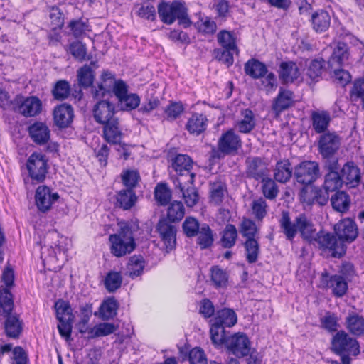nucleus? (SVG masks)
Masks as SVG:
<instances>
[{
	"mask_svg": "<svg viewBox=\"0 0 364 364\" xmlns=\"http://www.w3.org/2000/svg\"><path fill=\"white\" fill-rule=\"evenodd\" d=\"M119 230L109 237L110 251L117 257L131 253L136 247L134 234L139 231L137 220L120 221L118 223Z\"/></svg>",
	"mask_w": 364,
	"mask_h": 364,
	"instance_id": "nucleus-1",
	"label": "nucleus"
},
{
	"mask_svg": "<svg viewBox=\"0 0 364 364\" xmlns=\"http://www.w3.org/2000/svg\"><path fill=\"white\" fill-rule=\"evenodd\" d=\"M158 14L161 21L168 25H171L176 19L185 28L191 24L185 4L180 1L160 3L158 5Z\"/></svg>",
	"mask_w": 364,
	"mask_h": 364,
	"instance_id": "nucleus-2",
	"label": "nucleus"
},
{
	"mask_svg": "<svg viewBox=\"0 0 364 364\" xmlns=\"http://www.w3.org/2000/svg\"><path fill=\"white\" fill-rule=\"evenodd\" d=\"M314 240L321 250L328 252L333 257L341 258L346 253V246L336 235L320 231L316 235Z\"/></svg>",
	"mask_w": 364,
	"mask_h": 364,
	"instance_id": "nucleus-3",
	"label": "nucleus"
},
{
	"mask_svg": "<svg viewBox=\"0 0 364 364\" xmlns=\"http://www.w3.org/2000/svg\"><path fill=\"white\" fill-rule=\"evenodd\" d=\"M331 350L337 355L347 353L356 356L360 354V345L355 338L341 330L331 339Z\"/></svg>",
	"mask_w": 364,
	"mask_h": 364,
	"instance_id": "nucleus-4",
	"label": "nucleus"
},
{
	"mask_svg": "<svg viewBox=\"0 0 364 364\" xmlns=\"http://www.w3.org/2000/svg\"><path fill=\"white\" fill-rule=\"evenodd\" d=\"M269 164L261 157H248L245 161V177L255 181H261L269 176Z\"/></svg>",
	"mask_w": 364,
	"mask_h": 364,
	"instance_id": "nucleus-5",
	"label": "nucleus"
},
{
	"mask_svg": "<svg viewBox=\"0 0 364 364\" xmlns=\"http://www.w3.org/2000/svg\"><path fill=\"white\" fill-rule=\"evenodd\" d=\"M26 166L32 180L42 182L48 173V159L41 153H33L27 160Z\"/></svg>",
	"mask_w": 364,
	"mask_h": 364,
	"instance_id": "nucleus-6",
	"label": "nucleus"
},
{
	"mask_svg": "<svg viewBox=\"0 0 364 364\" xmlns=\"http://www.w3.org/2000/svg\"><path fill=\"white\" fill-rule=\"evenodd\" d=\"M320 176L318 164L312 161L301 162L294 168V176L299 183L310 185Z\"/></svg>",
	"mask_w": 364,
	"mask_h": 364,
	"instance_id": "nucleus-7",
	"label": "nucleus"
},
{
	"mask_svg": "<svg viewBox=\"0 0 364 364\" xmlns=\"http://www.w3.org/2000/svg\"><path fill=\"white\" fill-rule=\"evenodd\" d=\"M226 348L238 358L248 355L251 350L250 342L243 333H236L228 338Z\"/></svg>",
	"mask_w": 364,
	"mask_h": 364,
	"instance_id": "nucleus-8",
	"label": "nucleus"
},
{
	"mask_svg": "<svg viewBox=\"0 0 364 364\" xmlns=\"http://www.w3.org/2000/svg\"><path fill=\"white\" fill-rule=\"evenodd\" d=\"M156 232L165 245L167 252L175 247L177 228L166 218L159 220L156 225Z\"/></svg>",
	"mask_w": 364,
	"mask_h": 364,
	"instance_id": "nucleus-9",
	"label": "nucleus"
},
{
	"mask_svg": "<svg viewBox=\"0 0 364 364\" xmlns=\"http://www.w3.org/2000/svg\"><path fill=\"white\" fill-rule=\"evenodd\" d=\"M116 112L115 105L107 100H100L92 109L93 117L100 124L117 118Z\"/></svg>",
	"mask_w": 364,
	"mask_h": 364,
	"instance_id": "nucleus-10",
	"label": "nucleus"
},
{
	"mask_svg": "<svg viewBox=\"0 0 364 364\" xmlns=\"http://www.w3.org/2000/svg\"><path fill=\"white\" fill-rule=\"evenodd\" d=\"M334 231L343 243L353 242L358 235V226L355 222L350 218H344L336 224Z\"/></svg>",
	"mask_w": 364,
	"mask_h": 364,
	"instance_id": "nucleus-11",
	"label": "nucleus"
},
{
	"mask_svg": "<svg viewBox=\"0 0 364 364\" xmlns=\"http://www.w3.org/2000/svg\"><path fill=\"white\" fill-rule=\"evenodd\" d=\"M321 284L323 287L331 289L336 297L343 296L348 290V283L341 275H330L326 271L321 274Z\"/></svg>",
	"mask_w": 364,
	"mask_h": 364,
	"instance_id": "nucleus-12",
	"label": "nucleus"
},
{
	"mask_svg": "<svg viewBox=\"0 0 364 364\" xmlns=\"http://www.w3.org/2000/svg\"><path fill=\"white\" fill-rule=\"evenodd\" d=\"M193 161L186 154H178L172 159V168L178 173L177 178H183L191 183L194 182L195 173L191 171Z\"/></svg>",
	"mask_w": 364,
	"mask_h": 364,
	"instance_id": "nucleus-13",
	"label": "nucleus"
},
{
	"mask_svg": "<svg viewBox=\"0 0 364 364\" xmlns=\"http://www.w3.org/2000/svg\"><path fill=\"white\" fill-rule=\"evenodd\" d=\"M340 145V137L334 132L323 134L318 143L319 153L325 159L333 156L338 150Z\"/></svg>",
	"mask_w": 364,
	"mask_h": 364,
	"instance_id": "nucleus-14",
	"label": "nucleus"
},
{
	"mask_svg": "<svg viewBox=\"0 0 364 364\" xmlns=\"http://www.w3.org/2000/svg\"><path fill=\"white\" fill-rule=\"evenodd\" d=\"M176 188H178L187 206L193 207L199 200L198 191L191 183L183 178H176L173 180Z\"/></svg>",
	"mask_w": 364,
	"mask_h": 364,
	"instance_id": "nucleus-15",
	"label": "nucleus"
},
{
	"mask_svg": "<svg viewBox=\"0 0 364 364\" xmlns=\"http://www.w3.org/2000/svg\"><path fill=\"white\" fill-rule=\"evenodd\" d=\"M58 198V194L53 193L50 188L46 186H40L36 191V204L41 212L48 211Z\"/></svg>",
	"mask_w": 364,
	"mask_h": 364,
	"instance_id": "nucleus-16",
	"label": "nucleus"
},
{
	"mask_svg": "<svg viewBox=\"0 0 364 364\" xmlns=\"http://www.w3.org/2000/svg\"><path fill=\"white\" fill-rule=\"evenodd\" d=\"M55 124L59 128H67L71 125L74 119V109L67 103L56 106L53 112Z\"/></svg>",
	"mask_w": 364,
	"mask_h": 364,
	"instance_id": "nucleus-17",
	"label": "nucleus"
},
{
	"mask_svg": "<svg viewBox=\"0 0 364 364\" xmlns=\"http://www.w3.org/2000/svg\"><path fill=\"white\" fill-rule=\"evenodd\" d=\"M241 146V139L232 130L223 134L218 140V150L225 154L235 153Z\"/></svg>",
	"mask_w": 364,
	"mask_h": 364,
	"instance_id": "nucleus-18",
	"label": "nucleus"
},
{
	"mask_svg": "<svg viewBox=\"0 0 364 364\" xmlns=\"http://www.w3.org/2000/svg\"><path fill=\"white\" fill-rule=\"evenodd\" d=\"M102 136L105 141L112 144H119L122 139V132L120 128L118 117L102 124Z\"/></svg>",
	"mask_w": 364,
	"mask_h": 364,
	"instance_id": "nucleus-19",
	"label": "nucleus"
},
{
	"mask_svg": "<svg viewBox=\"0 0 364 364\" xmlns=\"http://www.w3.org/2000/svg\"><path fill=\"white\" fill-rule=\"evenodd\" d=\"M32 140L38 145H44L50 140V131L43 122H36L28 127Z\"/></svg>",
	"mask_w": 364,
	"mask_h": 364,
	"instance_id": "nucleus-20",
	"label": "nucleus"
},
{
	"mask_svg": "<svg viewBox=\"0 0 364 364\" xmlns=\"http://www.w3.org/2000/svg\"><path fill=\"white\" fill-rule=\"evenodd\" d=\"M42 111V102L36 97L25 98L18 107V112L26 117H32L38 115Z\"/></svg>",
	"mask_w": 364,
	"mask_h": 364,
	"instance_id": "nucleus-21",
	"label": "nucleus"
},
{
	"mask_svg": "<svg viewBox=\"0 0 364 364\" xmlns=\"http://www.w3.org/2000/svg\"><path fill=\"white\" fill-rule=\"evenodd\" d=\"M300 76L301 73L295 62L285 61L280 63L279 77L284 83H292Z\"/></svg>",
	"mask_w": 364,
	"mask_h": 364,
	"instance_id": "nucleus-22",
	"label": "nucleus"
},
{
	"mask_svg": "<svg viewBox=\"0 0 364 364\" xmlns=\"http://www.w3.org/2000/svg\"><path fill=\"white\" fill-rule=\"evenodd\" d=\"M343 183L349 188L358 186L360 181V169L353 162L346 163L341 169Z\"/></svg>",
	"mask_w": 364,
	"mask_h": 364,
	"instance_id": "nucleus-23",
	"label": "nucleus"
},
{
	"mask_svg": "<svg viewBox=\"0 0 364 364\" xmlns=\"http://www.w3.org/2000/svg\"><path fill=\"white\" fill-rule=\"evenodd\" d=\"M311 119L315 132L324 134L330 125L331 117L330 112L326 110H316L311 112Z\"/></svg>",
	"mask_w": 364,
	"mask_h": 364,
	"instance_id": "nucleus-24",
	"label": "nucleus"
},
{
	"mask_svg": "<svg viewBox=\"0 0 364 364\" xmlns=\"http://www.w3.org/2000/svg\"><path fill=\"white\" fill-rule=\"evenodd\" d=\"M208 119L203 114L195 113L188 119L186 129L189 134L198 136L207 128Z\"/></svg>",
	"mask_w": 364,
	"mask_h": 364,
	"instance_id": "nucleus-25",
	"label": "nucleus"
},
{
	"mask_svg": "<svg viewBox=\"0 0 364 364\" xmlns=\"http://www.w3.org/2000/svg\"><path fill=\"white\" fill-rule=\"evenodd\" d=\"M311 21L313 29L316 32L323 33L330 27L331 16L326 11L321 9L312 14Z\"/></svg>",
	"mask_w": 364,
	"mask_h": 364,
	"instance_id": "nucleus-26",
	"label": "nucleus"
},
{
	"mask_svg": "<svg viewBox=\"0 0 364 364\" xmlns=\"http://www.w3.org/2000/svg\"><path fill=\"white\" fill-rule=\"evenodd\" d=\"M306 76L310 80V82H318L321 77L325 65V61L322 58L306 60L305 62Z\"/></svg>",
	"mask_w": 364,
	"mask_h": 364,
	"instance_id": "nucleus-27",
	"label": "nucleus"
},
{
	"mask_svg": "<svg viewBox=\"0 0 364 364\" xmlns=\"http://www.w3.org/2000/svg\"><path fill=\"white\" fill-rule=\"evenodd\" d=\"M237 316L235 311L230 308H224L217 311L213 322L223 327H232L237 323Z\"/></svg>",
	"mask_w": 364,
	"mask_h": 364,
	"instance_id": "nucleus-28",
	"label": "nucleus"
},
{
	"mask_svg": "<svg viewBox=\"0 0 364 364\" xmlns=\"http://www.w3.org/2000/svg\"><path fill=\"white\" fill-rule=\"evenodd\" d=\"M4 329L6 336L11 338H17L23 330V323L16 315H5Z\"/></svg>",
	"mask_w": 364,
	"mask_h": 364,
	"instance_id": "nucleus-29",
	"label": "nucleus"
},
{
	"mask_svg": "<svg viewBox=\"0 0 364 364\" xmlns=\"http://www.w3.org/2000/svg\"><path fill=\"white\" fill-rule=\"evenodd\" d=\"M244 70L246 75L254 79L262 78L267 73L265 64L255 58H251L245 63Z\"/></svg>",
	"mask_w": 364,
	"mask_h": 364,
	"instance_id": "nucleus-30",
	"label": "nucleus"
},
{
	"mask_svg": "<svg viewBox=\"0 0 364 364\" xmlns=\"http://www.w3.org/2000/svg\"><path fill=\"white\" fill-rule=\"evenodd\" d=\"M137 197L132 189L119 191L116 195V206L123 210L131 209L136 203Z\"/></svg>",
	"mask_w": 364,
	"mask_h": 364,
	"instance_id": "nucleus-31",
	"label": "nucleus"
},
{
	"mask_svg": "<svg viewBox=\"0 0 364 364\" xmlns=\"http://www.w3.org/2000/svg\"><path fill=\"white\" fill-rule=\"evenodd\" d=\"M279 225L287 240H292L298 232L299 225H297L296 218L292 222L289 213L287 211L282 212L279 220Z\"/></svg>",
	"mask_w": 364,
	"mask_h": 364,
	"instance_id": "nucleus-32",
	"label": "nucleus"
},
{
	"mask_svg": "<svg viewBox=\"0 0 364 364\" xmlns=\"http://www.w3.org/2000/svg\"><path fill=\"white\" fill-rule=\"evenodd\" d=\"M294 103V93L288 90L280 89L278 95L274 100L273 109L277 112H281Z\"/></svg>",
	"mask_w": 364,
	"mask_h": 364,
	"instance_id": "nucleus-33",
	"label": "nucleus"
},
{
	"mask_svg": "<svg viewBox=\"0 0 364 364\" xmlns=\"http://www.w3.org/2000/svg\"><path fill=\"white\" fill-rule=\"evenodd\" d=\"M292 176V168L289 160L278 161L274 169V179L282 183H287Z\"/></svg>",
	"mask_w": 364,
	"mask_h": 364,
	"instance_id": "nucleus-34",
	"label": "nucleus"
},
{
	"mask_svg": "<svg viewBox=\"0 0 364 364\" xmlns=\"http://www.w3.org/2000/svg\"><path fill=\"white\" fill-rule=\"evenodd\" d=\"M346 328L354 336H360L364 333V318L357 314H350L346 318Z\"/></svg>",
	"mask_w": 364,
	"mask_h": 364,
	"instance_id": "nucleus-35",
	"label": "nucleus"
},
{
	"mask_svg": "<svg viewBox=\"0 0 364 364\" xmlns=\"http://www.w3.org/2000/svg\"><path fill=\"white\" fill-rule=\"evenodd\" d=\"M196 237H197L196 243L201 250L209 248L213 244V232L207 223L201 224V228Z\"/></svg>",
	"mask_w": 364,
	"mask_h": 364,
	"instance_id": "nucleus-36",
	"label": "nucleus"
},
{
	"mask_svg": "<svg viewBox=\"0 0 364 364\" xmlns=\"http://www.w3.org/2000/svg\"><path fill=\"white\" fill-rule=\"evenodd\" d=\"M298 227V232H300L302 237L306 240H311L314 239L316 229L313 223L307 218V217L301 214L296 217Z\"/></svg>",
	"mask_w": 364,
	"mask_h": 364,
	"instance_id": "nucleus-37",
	"label": "nucleus"
},
{
	"mask_svg": "<svg viewBox=\"0 0 364 364\" xmlns=\"http://www.w3.org/2000/svg\"><path fill=\"white\" fill-rule=\"evenodd\" d=\"M237 237L238 234L236 227L232 224L226 225L221 232V245L225 248L232 247L236 243Z\"/></svg>",
	"mask_w": 364,
	"mask_h": 364,
	"instance_id": "nucleus-38",
	"label": "nucleus"
},
{
	"mask_svg": "<svg viewBox=\"0 0 364 364\" xmlns=\"http://www.w3.org/2000/svg\"><path fill=\"white\" fill-rule=\"evenodd\" d=\"M118 309L117 301L114 298H109L105 300L100 305L99 309L100 317L103 320L112 318L117 315Z\"/></svg>",
	"mask_w": 364,
	"mask_h": 364,
	"instance_id": "nucleus-39",
	"label": "nucleus"
},
{
	"mask_svg": "<svg viewBox=\"0 0 364 364\" xmlns=\"http://www.w3.org/2000/svg\"><path fill=\"white\" fill-rule=\"evenodd\" d=\"M333 208L340 213H344L349 208L350 199L344 191H337L331 198Z\"/></svg>",
	"mask_w": 364,
	"mask_h": 364,
	"instance_id": "nucleus-40",
	"label": "nucleus"
},
{
	"mask_svg": "<svg viewBox=\"0 0 364 364\" xmlns=\"http://www.w3.org/2000/svg\"><path fill=\"white\" fill-rule=\"evenodd\" d=\"M242 119L237 122V127L241 133H250L255 127V119L252 111L245 109L242 112Z\"/></svg>",
	"mask_w": 364,
	"mask_h": 364,
	"instance_id": "nucleus-41",
	"label": "nucleus"
},
{
	"mask_svg": "<svg viewBox=\"0 0 364 364\" xmlns=\"http://www.w3.org/2000/svg\"><path fill=\"white\" fill-rule=\"evenodd\" d=\"M217 40L223 48L235 50L236 54L239 53L236 38L232 32L226 30L220 31L217 35Z\"/></svg>",
	"mask_w": 364,
	"mask_h": 364,
	"instance_id": "nucleus-42",
	"label": "nucleus"
},
{
	"mask_svg": "<svg viewBox=\"0 0 364 364\" xmlns=\"http://www.w3.org/2000/svg\"><path fill=\"white\" fill-rule=\"evenodd\" d=\"M210 281L216 288L225 287L228 282V274L218 266L212 267L210 269Z\"/></svg>",
	"mask_w": 364,
	"mask_h": 364,
	"instance_id": "nucleus-43",
	"label": "nucleus"
},
{
	"mask_svg": "<svg viewBox=\"0 0 364 364\" xmlns=\"http://www.w3.org/2000/svg\"><path fill=\"white\" fill-rule=\"evenodd\" d=\"M77 80L80 87H91L95 80L94 71L90 65H85L77 70Z\"/></svg>",
	"mask_w": 364,
	"mask_h": 364,
	"instance_id": "nucleus-44",
	"label": "nucleus"
},
{
	"mask_svg": "<svg viewBox=\"0 0 364 364\" xmlns=\"http://www.w3.org/2000/svg\"><path fill=\"white\" fill-rule=\"evenodd\" d=\"M144 269V260L141 255L132 256L128 262V275L132 279L140 276Z\"/></svg>",
	"mask_w": 364,
	"mask_h": 364,
	"instance_id": "nucleus-45",
	"label": "nucleus"
},
{
	"mask_svg": "<svg viewBox=\"0 0 364 364\" xmlns=\"http://www.w3.org/2000/svg\"><path fill=\"white\" fill-rule=\"evenodd\" d=\"M117 328L113 323H101L95 326L93 328L88 331L90 338H96L101 336H106L113 333Z\"/></svg>",
	"mask_w": 364,
	"mask_h": 364,
	"instance_id": "nucleus-46",
	"label": "nucleus"
},
{
	"mask_svg": "<svg viewBox=\"0 0 364 364\" xmlns=\"http://www.w3.org/2000/svg\"><path fill=\"white\" fill-rule=\"evenodd\" d=\"M260 182L262 183V193L265 198L274 200L279 194V188L275 181L268 176L267 179H263Z\"/></svg>",
	"mask_w": 364,
	"mask_h": 364,
	"instance_id": "nucleus-47",
	"label": "nucleus"
},
{
	"mask_svg": "<svg viewBox=\"0 0 364 364\" xmlns=\"http://www.w3.org/2000/svg\"><path fill=\"white\" fill-rule=\"evenodd\" d=\"M154 198L161 205H167L171 199V191L166 183H158L154 189Z\"/></svg>",
	"mask_w": 364,
	"mask_h": 364,
	"instance_id": "nucleus-48",
	"label": "nucleus"
},
{
	"mask_svg": "<svg viewBox=\"0 0 364 364\" xmlns=\"http://www.w3.org/2000/svg\"><path fill=\"white\" fill-rule=\"evenodd\" d=\"M343 184L341 176L339 173H327L325 176L323 188L330 192L336 191L342 187Z\"/></svg>",
	"mask_w": 364,
	"mask_h": 364,
	"instance_id": "nucleus-49",
	"label": "nucleus"
},
{
	"mask_svg": "<svg viewBox=\"0 0 364 364\" xmlns=\"http://www.w3.org/2000/svg\"><path fill=\"white\" fill-rule=\"evenodd\" d=\"M210 333L213 344L217 346L225 344L226 346L227 340L229 336L226 334L225 327L213 322L210 327Z\"/></svg>",
	"mask_w": 364,
	"mask_h": 364,
	"instance_id": "nucleus-50",
	"label": "nucleus"
},
{
	"mask_svg": "<svg viewBox=\"0 0 364 364\" xmlns=\"http://www.w3.org/2000/svg\"><path fill=\"white\" fill-rule=\"evenodd\" d=\"M185 208L180 201H173L167 209V218L171 223L180 221L184 216Z\"/></svg>",
	"mask_w": 364,
	"mask_h": 364,
	"instance_id": "nucleus-51",
	"label": "nucleus"
},
{
	"mask_svg": "<svg viewBox=\"0 0 364 364\" xmlns=\"http://www.w3.org/2000/svg\"><path fill=\"white\" fill-rule=\"evenodd\" d=\"M246 252V258L249 263H255L258 258L259 245L256 238L246 240L244 243Z\"/></svg>",
	"mask_w": 364,
	"mask_h": 364,
	"instance_id": "nucleus-52",
	"label": "nucleus"
},
{
	"mask_svg": "<svg viewBox=\"0 0 364 364\" xmlns=\"http://www.w3.org/2000/svg\"><path fill=\"white\" fill-rule=\"evenodd\" d=\"M122 277L119 272H109L105 279V287L109 292H114L122 285Z\"/></svg>",
	"mask_w": 364,
	"mask_h": 364,
	"instance_id": "nucleus-53",
	"label": "nucleus"
},
{
	"mask_svg": "<svg viewBox=\"0 0 364 364\" xmlns=\"http://www.w3.org/2000/svg\"><path fill=\"white\" fill-rule=\"evenodd\" d=\"M201 228L199 221L194 217H187L182 224V229L188 237H196Z\"/></svg>",
	"mask_w": 364,
	"mask_h": 364,
	"instance_id": "nucleus-54",
	"label": "nucleus"
},
{
	"mask_svg": "<svg viewBox=\"0 0 364 364\" xmlns=\"http://www.w3.org/2000/svg\"><path fill=\"white\" fill-rule=\"evenodd\" d=\"M252 215L257 220L262 221L267 215L268 205L263 198H259L252 201L251 204Z\"/></svg>",
	"mask_w": 364,
	"mask_h": 364,
	"instance_id": "nucleus-55",
	"label": "nucleus"
},
{
	"mask_svg": "<svg viewBox=\"0 0 364 364\" xmlns=\"http://www.w3.org/2000/svg\"><path fill=\"white\" fill-rule=\"evenodd\" d=\"M56 310V317L60 321H73V315L72 310L68 303L59 300L55 304Z\"/></svg>",
	"mask_w": 364,
	"mask_h": 364,
	"instance_id": "nucleus-56",
	"label": "nucleus"
},
{
	"mask_svg": "<svg viewBox=\"0 0 364 364\" xmlns=\"http://www.w3.org/2000/svg\"><path fill=\"white\" fill-rule=\"evenodd\" d=\"M226 190V186L222 182H214L210 184V200L215 205L222 203Z\"/></svg>",
	"mask_w": 364,
	"mask_h": 364,
	"instance_id": "nucleus-57",
	"label": "nucleus"
},
{
	"mask_svg": "<svg viewBox=\"0 0 364 364\" xmlns=\"http://www.w3.org/2000/svg\"><path fill=\"white\" fill-rule=\"evenodd\" d=\"M52 93L54 98L58 100L68 98L70 93L69 82L65 80L58 81L52 90Z\"/></svg>",
	"mask_w": 364,
	"mask_h": 364,
	"instance_id": "nucleus-58",
	"label": "nucleus"
},
{
	"mask_svg": "<svg viewBox=\"0 0 364 364\" xmlns=\"http://www.w3.org/2000/svg\"><path fill=\"white\" fill-rule=\"evenodd\" d=\"M14 306L12 295L6 288L0 289V308L4 315H9L11 312Z\"/></svg>",
	"mask_w": 364,
	"mask_h": 364,
	"instance_id": "nucleus-59",
	"label": "nucleus"
},
{
	"mask_svg": "<svg viewBox=\"0 0 364 364\" xmlns=\"http://www.w3.org/2000/svg\"><path fill=\"white\" fill-rule=\"evenodd\" d=\"M240 231L242 237L249 240L251 238H256L258 228L253 220L244 218L240 223Z\"/></svg>",
	"mask_w": 364,
	"mask_h": 364,
	"instance_id": "nucleus-60",
	"label": "nucleus"
},
{
	"mask_svg": "<svg viewBox=\"0 0 364 364\" xmlns=\"http://www.w3.org/2000/svg\"><path fill=\"white\" fill-rule=\"evenodd\" d=\"M119 102L120 108L124 111H131L136 109L140 104V97L136 94H127Z\"/></svg>",
	"mask_w": 364,
	"mask_h": 364,
	"instance_id": "nucleus-61",
	"label": "nucleus"
},
{
	"mask_svg": "<svg viewBox=\"0 0 364 364\" xmlns=\"http://www.w3.org/2000/svg\"><path fill=\"white\" fill-rule=\"evenodd\" d=\"M338 321V319L336 314L329 311L326 312L325 315L320 318L321 328L331 333L338 330L339 326Z\"/></svg>",
	"mask_w": 364,
	"mask_h": 364,
	"instance_id": "nucleus-62",
	"label": "nucleus"
},
{
	"mask_svg": "<svg viewBox=\"0 0 364 364\" xmlns=\"http://www.w3.org/2000/svg\"><path fill=\"white\" fill-rule=\"evenodd\" d=\"M139 178V173L136 170H124L121 173L122 181L127 189L132 190L137 185Z\"/></svg>",
	"mask_w": 364,
	"mask_h": 364,
	"instance_id": "nucleus-63",
	"label": "nucleus"
},
{
	"mask_svg": "<svg viewBox=\"0 0 364 364\" xmlns=\"http://www.w3.org/2000/svg\"><path fill=\"white\" fill-rule=\"evenodd\" d=\"M352 102L361 101L364 98V78H358L354 80L349 92Z\"/></svg>",
	"mask_w": 364,
	"mask_h": 364,
	"instance_id": "nucleus-64",
	"label": "nucleus"
}]
</instances>
